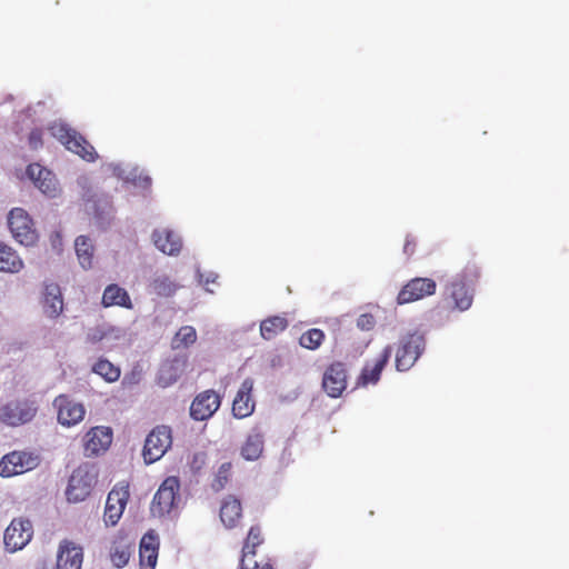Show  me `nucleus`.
Masks as SVG:
<instances>
[{"mask_svg": "<svg viewBox=\"0 0 569 569\" xmlns=\"http://www.w3.org/2000/svg\"><path fill=\"white\" fill-rule=\"evenodd\" d=\"M38 408L34 401L17 399L0 407V421L4 425L17 427L30 422Z\"/></svg>", "mask_w": 569, "mask_h": 569, "instance_id": "7", "label": "nucleus"}, {"mask_svg": "<svg viewBox=\"0 0 569 569\" xmlns=\"http://www.w3.org/2000/svg\"><path fill=\"white\" fill-rule=\"evenodd\" d=\"M51 134L57 138L68 150L78 154L83 160L93 162L98 158L94 148L74 129L64 123L54 122L49 127Z\"/></svg>", "mask_w": 569, "mask_h": 569, "instance_id": "2", "label": "nucleus"}, {"mask_svg": "<svg viewBox=\"0 0 569 569\" xmlns=\"http://www.w3.org/2000/svg\"><path fill=\"white\" fill-rule=\"evenodd\" d=\"M480 277L477 266H467L463 271L446 287V298L452 301L453 308L468 310L473 301V288Z\"/></svg>", "mask_w": 569, "mask_h": 569, "instance_id": "1", "label": "nucleus"}, {"mask_svg": "<svg viewBox=\"0 0 569 569\" xmlns=\"http://www.w3.org/2000/svg\"><path fill=\"white\" fill-rule=\"evenodd\" d=\"M204 462H206V453L204 452L196 453L191 461V468L199 470L204 465Z\"/></svg>", "mask_w": 569, "mask_h": 569, "instance_id": "42", "label": "nucleus"}, {"mask_svg": "<svg viewBox=\"0 0 569 569\" xmlns=\"http://www.w3.org/2000/svg\"><path fill=\"white\" fill-rule=\"evenodd\" d=\"M221 406V396L212 389L199 392L191 402L190 417L196 421L211 418Z\"/></svg>", "mask_w": 569, "mask_h": 569, "instance_id": "15", "label": "nucleus"}, {"mask_svg": "<svg viewBox=\"0 0 569 569\" xmlns=\"http://www.w3.org/2000/svg\"><path fill=\"white\" fill-rule=\"evenodd\" d=\"M253 380L247 378L242 381L236 397L232 401V415L237 419H243L251 416L256 408V401L252 398Z\"/></svg>", "mask_w": 569, "mask_h": 569, "instance_id": "17", "label": "nucleus"}, {"mask_svg": "<svg viewBox=\"0 0 569 569\" xmlns=\"http://www.w3.org/2000/svg\"><path fill=\"white\" fill-rule=\"evenodd\" d=\"M74 249L78 260L83 269H89L92 266L93 246L89 238L79 236L74 241Z\"/></svg>", "mask_w": 569, "mask_h": 569, "instance_id": "32", "label": "nucleus"}, {"mask_svg": "<svg viewBox=\"0 0 569 569\" xmlns=\"http://www.w3.org/2000/svg\"><path fill=\"white\" fill-rule=\"evenodd\" d=\"M154 246L164 254H178L182 248L181 238L171 230H154L152 233Z\"/></svg>", "mask_w": 569, "mask_h": 569, "instance_id": "27", "label": "nucleus"}, {"mask_svg": "<svg viewBox=\"0 0 569 569\" xmlns=\"http://www.w3.org/2000/svg\"><path fill=\"white\" fill-rule=\"evenodd\" d=\"M83 549L70 540H62L57 553V569H81Z\"/></svg>", "mask_w": 569, "mask_h": 569, "instance_id": "19", "label": "nucleus"}, {"mask_svg": "<svg viewBox=\"0 0 569 569\" xmlns=\"http://www.w3.org/2000/svg\"><path fill=\"white\" fill-rule=\"evenodd\" d=\"M98 472L94 467L79 466L71 475L66 490V496L70 502H80L86 500L92 492L97 483Z\"/></svg>", "mask_w": 569, "mask_h": 569, "instance_id": "4", "label": "nucleus"}, {"mask_svg": "<svg viewBox=\"0 0 569 569\" xmlns=\"http://www.w3.org/2000/svg\"><path fill=\"white\" fill-rule=\"evenodd\" d=\"M180 501V480L176 476L167 477L159 486L151 501L150 510L153 516L169 515Z\"/></svg>", "mask_w": 569, "mask_h": 569, "instance_id": "5", "label": "nucleus"}, {"mask_svg": "<svg viewBox=\"0 0 569 569\" xmlns=\"http://www.w3.org/2000/svg\"><path fill=\"white\" fill-rule=\"evenodd\" d=\"M392 352V347L386 346L375 360L366 362L357 378V387L377 385L380 380L382 370L391 358Z\"/></svg>", "mask_w": 569, "mask_h": 569, "instance_id": "16", "label": "nucleus"}, {"mask_svg": "<svg viewBox=\"0 0 569 569\" xmlns=\"http://www.w3.org/2000/svg\"><path fill=\"white\" fill-rule=\"evenodd\" d=\"M288 327V320L281 316H272L264 319L260 325V333L263 339L271 340L277 335L284 331Z\"/></svg>", "mask_w": 569, "mask_h": 569, "instance_id": "31", "label": "nucleus"}, {"mask_svg": "<svg viewBox=\"0 0 569 569\" xmlns=\"http://www.w3.org/2000/svg\"><path fill=\"white\" fill-rule=\"evenodd\" d=\"M112 442V430L109 427H93L84 436V452L97 456L104 452Z\"/></svg>", "mask_w": 569, "mask_h": 569, "instance_id": "18", "label": "nucleus"}, {"mask_svg": "<svg viewBox=\"0 0 569 569\" xmlns=\"http://www.w3.org/2000/svg\"><path fill=\"white\" fill-rule=\"evenodd\" d=\"M53 407L57 409L58 422L66 427L78 425L83 420L86 415L84 406L81 402L72 400L67 395L56 397Z\"/></svg>", "mask_w": 569, "mask_h": 569, "instance_id": "13", "label": "nucleus"}, {"mask_svg": "<svg viewBox=\"0 0 569 569\" xmlns=\"http://www.w3.org/2000/svg\"><path fill=\"white\" fill-rule=\"evenodd\" d=\"M416 247H417V241H416L415 237H412L411 234H408L406 237L405 244H403V253L407 257H411L416 251Z\"/></svg>", "mask_w": 569, "mask_h": 569, "instance_id": "40", "label": "nucleus"}, {"mask_svg": "<svg viewBox=\"0 0 569 569\" xmlns=\"http://www.w3.org/2000/svg\"><path fill=\"white\" fill-rule=\"evenodd\" d=\"M8 227L14 240L22 246L31 247L39 240L33 219L22 208H13L9 211Z\"/></svg>", "mask_w": 569, "mask_h": 569, "instance_id": "6", "label": "nucleus"}, {"mask_svg": "<svg viewBox=\"0 0 569 569\" xmlns=\"http://www.w3.org/2000/svg\"><path fill=\"white\" fill-rule=\"evenodd\" d=\"M130 497L129 485L124 482L117 483L108 493L103 521L107 526H116L128 503Z\"/></svg>", "mask_w": 569, "mask_h": 569, "instance_id": "10", "label": "nucleus"}, {"mask_svg": "<svg viewBox=\"0 0 569 569\" xmlns=\"http://www.w3.org/2000/svg\"><path fill=\"white\" fill-rule=\"evenodd\" d=\"M29 147L38 150L43 146V131L39 128L32 129L28 136Z\"/></svg>", "mask_w": 569, "mask_h": 569, "instance_id": "38", "label": "nucleus"}, {"mask_svg": "<svg viewBox=\"0 0 569 569\" xmlns=\"http://www.w3.org/2000/svg\"><path fill=\"white\" fill-rule=\"evenodd\" d=\"M197 340L196 329L191 326L181 327L172 339L173 348L189 347Z\"/></svg>", "mask_w": 569, "mask_h": 569, "instance_id": "35", "label": "nucleus"}, {"mask_svg": "<svg viewBox=\"0 0 569 569\" xmlns=\"http://www.w3.org/2000/svg\"><path fill=\"white\" fill-rule=\"evenodd\" d=\"M376 326V319L370 313H362L357 319V327L361 330H372Z\"/></svg>", "mask_w": 569, "mask_h": 569, "instance_id": "39", "label": "nucleus"}, {"mask_svg": "<svg viewBox=\"0 0 569 569\" xmlns=\"http://www.w3.org/2000/svg\"><path fill=\"white\" fill-rule=\"evenodd\" d=\"M27 174L34 186L44 194L53 197L58 190L54 174L39 163H31L27 168Z\"/></svg>", "mask_w": 569, "mask_h": 569, "instance_id": "20", "label": "nucleus"}, {"mask_svg": "<svg viewBox=\"0 0 569 569\" xmlns=\"http://www.w3.org/2000/svg\"><path fill=\"white\" fill-rule=\"evenodd\" d=\"M186 361L181 359L164 362L159 369L158 385L166 388L177 382L186 371Z\"/></svg>", "mask_w": 569, "mask_h": 569, "instance_id": "28", "label": "nucleus"}, {"mask_svg": "<svg viewBox=\"0 0 569 569\" xmlns=\"http://www.w3.org/2000/svg\"><path fill=\"white\" fill-rule=\"evenodd\" d=\"M92 371L108 382H114L120 378V368L104 358H100L93 365Z\"/></svg>", "mask_w": 569, "mask_h": 569, "instance_id": "33", "label": "nucleus"}, {"mask_svg": "<svg viewBox=\"0 0 569 569\" xmlns=\"http://www.w3.org/2000/svg\"><path fill=\"white\" fill-rule=\"evenodd\" d=\"M40 569H57V566L53 567V566L43 565Z\"/></svg>", "mask_w": 569, "mask_h": 569, "instance_id": "45", "label": "nucleus"}, {"mask_svg": "<svg viewBox=\"0 0 569 569\" xmlns=\"http://www.w3.org/2000/svg\"><path fill=\"white\" fill-rule=\"evenodd\" d=\"M263 543V536L259 526H252L249 529L247 538L242 547V557L240 560L241 569H256L258 567L257 561L253 560L256 556V549Z\"/></svg>", "mask_w": 569, "mask_h": 569, "instance_id": "22", "label": "nucleus"}, {"mask_svg": "<svg viewBox=\"0 0 569 569\" xmlns=\"http://www.w3.org/2000/svg\"><path fill=\"white\" fill-rule=\"evenodd\" d=\"M231 462L222 463L212 480L211 487L214 491H221L230 480L231 477Z\"/></svg>", "mask_w": 569, "mask_h": 569, "instance_id": "36", "label": "nucleus"}, {"mask_svg": "<svg viewBox=\"0 0 569 569\" xmlns=\"http://www.w3.org/2000/svg\"><path fill=\"white\" fill-rule=\"evenodd\" d=\"M33 527L30 520L16 518L4 531V545L10 551L22 549L32 538Z\"/></svg>", "mask_w": 569, "mask_h": 569, "instance_id": "14", "label": "nucleus"}, {"mask_svg": "<svg viewBox=\"0 0 569 569\" xmlns=\"http://www.w3.org/2000/svg\"><path fill=\"white\" fill-rule=\"evenodd\" d=\"M437 283L431 278L416 277L409 280L397 296L398 305L411 303L436 293Z\"/></svg>", "mask_w": 569, "mask_h": 569, "instance_id": "12", "label": "nucleus"}, {"mask_svg": "<svg viewBox=\"0 0 569 569\" xmlns=\"http://www.w3.org/2000/svg\"><path fill=\"white\" fill-rule=\"evenodd\" d=\"M325 338L326 335L321 329L312 328L301 335L299 343L306 349L316 350L322 345Z\"/></svg>", "mask_w": 569, "mask_h": 569, "instance_id": "34", "label": "nucleus"}, {"mask_svg": "<svg viewBox=\"0 0 569 569\" xmlns=\"http://www.w3.org/2000/svg\"><path fill=\"white\" fill-rule=\"evenodd\" d=\"M134 548L133 541L123 532H118L112 541L109 549V557L111 562L117 568L124 567L132 555Z\"/></svg>", "mask_w": 569, "mask_h": 569, "instance_id": "21", "label": "nucleus"}, {"mask_svg": "<svg viewBox=\"0 0 569 569\" xmlns=\"http://www.w3.org/2000/svg\"><path fill=\"white\" fill-rule=\"evenodd\" d=\"M347 383L348 370L345 362L333 361L325 369L321 385L329 397H340L347 389Z\"/></svg>", "mask_w": 569, "mask_h": 569, "instance_id": "11", "label": "nucleus"}, {"mask_svg": "<svg viewBox=\"0 0 569 569\" xmlns=\"http://www.w3.org/2000/svg\"><path fill=\"white\" fill-rule=\"evenodd\" d=\"M159 539L152 533H146L140 541V569H154L158 560Z\"/></svg>", "mask_w": 569, "mask_h": 569, "instance_id": "26", "label": "nucleus"}, {"mask_svg": "<svg viewBox=\"0 0 569 569\" xmlns=\"http://www.w3.org/2000/svg\"><path fill=\"white\" fill-rule=\"evenodd\" d=\"M58 241H60V234L57 232V233L54 234V239H52V243H53V246H56V242H58Z\"/></svg>", "mask_w": 569, "mask_h": 569, "instance_id": "43", "label": "nucleus"}, {"mask_svg": "<svg viewBox=\"0 0 569 569\" xmlns=\"http://www.w3.org/2000/svg\"><path fill=\"white\" fill-rule=\"evenodd\" d=\"M106 337V332L99 328L91 329L87 333L88 341L96 343L101 341Z\"/></svg>", "mask_w": 569, "mask_h": 569, "instance_id": "41", "label": "nucleus"}, {"mask_svg": "<svg viewBox=\"0 0 569 569\" xmlns=\"http://www.w3.org/2000/svg\"><path fill=\"white\" fill-rule=\"evenodd\" d=\"M263 448L264 430L260 425H256L248 433L241 447V457L248 461H254L261 457Z\"/></svg>", "mask_w": 569, "mask_h": 569, "instance_id": "23", "label": "nucleus"}, {"mask_svg": "<svg viewBox=\"0 0 569 569\" xmlns=\"http://www.w3.org/2000/svg\"><path fill=\"white\" fill-rule=\"evenodd\" d=\"M101 303L103 307H121L132 309L133 305L128 291L116 283L107 286L103 291Z\"/></svg>", "mask_w": 569, "mask_h": 569, "instance_id": "29", "label": "nucleus"}, {"mask_svg": "<svg viewBox=\"0 0 569 569\" xmlns=\"http://www.w3.org/2000/svg\"><path fill=\"white\" fill-rule=\"evenodd\" d=\"M23 268V261L17 251L0 241V272L18 273Z\"/></svg>", "mask_w": 569, "mask_h": 569, "instance_id": "30", "label": "nucleus"}, {"mask_svg": "<svg viewBox=\"0 0 569 569\" xmlns=\"http://www.w3.org/2000/svg\"><path fill=\"white\" fill-rule=\"evenodd\" d=\"M40 463L39 455L29 451H12L0 460V476L12 477L36 469Z\"/></svg>", "mask_w": 569, "mask_h": 569, "instance_id": "8", "label": "nucleus"}, {"mask_svg": "<svg viewBox=\"0 0 569 569\" xmlns=\"http://www.w3.org/2000/svg\"><path fill=\"white\" fill-rule=\"evenodd\" d=\"M261 569H273V567L270 563H266L261 567Z\"/></svg>", "mask_w": 569, "mask_h": 569, "instance_id": "44", "label": "nucleus"}, {"mask_svg": "<svg viewBox=\"0 0 569 569\" xmlns=\"http://www.w3.org/2000/svg\"><path fill=\"white\" fill-rule=\"evenodd\" d=\"M426 349V338L422 333L409 332L402 336L396 350L395 365L398 371H408Z\"/></svg>", "mask_w": 569, "mask_h": 569, "instance_id": "3", "label": "nucleus"}, {"mask_svg": "<svg viewBox=\"0 0 569 569\" xmlns=\"http://www.w3.org/2000/svg\"><path fill=\"white\" fill-rule=\"evenodd\" d=\"M152 289L158 296L170 297L177 290V284L168 277H158L152 281Z\"/></svg>", "mask_w": 569, "mask_h": 569, "instance_id": "37", "label": "nucleus"}, {"mask_svg": "<svg viewBox=\"0 0 569 569\" xmlns=\"http://www.w3.org/2000/svg\"><path fill=\"white\" fill-rule=\"evenodd\" d=\"M219 517L227 529L237 528L242 519L241 501L232 495L221 501Z\"/></svg>", "mask_w": 569, "mask_h": 569, "instance_id": "24", "label": "nucleus"}, {"mask_svg": "<svg viewBox=\"0 0 569 569\" xmlns=\"http://www.w3.org/2000/svg\"><path fill=\"white\" fill-rule=\"evenodd\" d=\"M172 445L171 429L158 426L150 431L143 447V458L147 463L159 460Z\"/></svg>", "mask_w": 569, "mask_h": 569, "instance_id": "9", "label": "nucleus"}, {"mask_svg": "<svg viewBox=\"0 0 569 569\" xmlns=\"http://www.w3.org/2000/svg\"><path fill=\"white\" fill-rule=\"evenodd\" d=\"M42 310L51 319L58 318L63 311V298L57 283H47L42 296Z\"/></svg>", "mask_w": 569, "mask_h": 569, "instance_id": "25", "label": "nucleus"}]
</instances>
